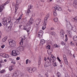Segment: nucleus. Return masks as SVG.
Returning a JSON list of instances; mask_svg holds the SVG:
<instances>
[{
	"label": "nucleus",
	"instance_id": "f257e3e1",
	"mask_svg": "<svg viewBox=\"0 0 77 77\" xmlns=\"http://www.w3.org/2000/svg\"><path fill=\"white\" fill-rule=\"evenodd\" d=\"M11 18L10 17H9L8 19L7 17H5L4 18L3 20V21H2V23L4 25V26H6V24H9L11 22Z\"/></svg>",
	"mask_w": 77,
	"mask_h": 77
},
{
	"label": "nucleus",
	"instance_id": "f03ea898",
	"mask_svg": "<svg viewBox=\"0 0 77 77\" xmlns=\"http://www.w3.org/2000/svg\"><path fill=\"white\" fill-rule=\"evenodd\" d=\"M8 42L9 45H10L12 47L16 45V42H15V41L13 39H9L8 40Z\"/></svg>",
	"mask_w": 77,
	"mask_h": 77
},
{
	"label": "nucleus",
	"instance_id": "7ed1b4c3",
	"mask_svg": "<svg viewBox=\"0 0 77 77\" xmlns=\"http://www.w3.org/2000/svg\"><path fill=\"white\" fill-rule=\"evenodd\" d=\"M68 24H67L66 25V27L69 30H71V29H73V30H76L77 29H76V26H74V27H72V25L70 24V22L69 21H68Z\"/></svg>",
	"mask_w": 77,
	"mask_h": 77
},
{
	"label": "nucleus",
	"instance_id": "20e7f679",
	"mask_svg": "<svg viewBox=\"0 0 77 77\" xmlns=\"http://www.w3.org/2000/svg\"><path fill=\"white\" fill-rule=\"evenodd\" d=\"M47 47H48V48H49V50H48V54L51 56V57H52L53 59L54 58V55H53V54H51V53H52V50H50V45H48V46H47Z\"/></svg>",
	"mask_w": 77,
	"mask_h": 77
},
{
	"label": "nucleus",
	"instance_id": "39448f33",
	"mask_svg": "<svg viewBox=\"0 0 77 77\" xmlns=\"http://www.w3.org/2000/svg\"><path fill=\"white\" fill-rule=\"evenodd\" d=\"M49 17H50V14L48 13L46 15V17L45 18L44 23V24L45 25V26H46L47 25V19H48Z\"/></svg>",
	"mask_w": 77,
	"mask_h": 77
},
{
	"label": "nucleus",
	"instance_id": "423d86ee",
	"mask_svg": "<svg viewBox=\"0 0 77 77\" xmlns=\"http://www.w3.org/2000/svg\"><path fill=\"white\" fill-rule=\"evenodd\" d=\"M47 60H49V62L47 61V62H46V64H47V65L48 66H50L51 65V61L52 60V59L51 58H50V57H48L47 58Z\"/></svg>",
	"mask_w": 77,
	"mask_h": 77
},
{
	"label": "nucleus",
	"instance_id": "0eeeda50",
	"mask_svg": "<svg viewBox=\"0 0 77 77\" xmlns=\"http://www.w3.org/2000/svg\"><path fill=\"white\" fill-rule=\"evenodd\" d=\"M43 33H44V32L42 31V30H41L38 32V37H39V38H41L42 37V36L43 35Z\"/></svg>",
	"mask_w": 77,
	"mask_h": 77
},
{
	"label": "nucleus",
	"instance_id": "6e6552de",
	"mask_svg": "<svg viewBox=\"0 0 77 77\" xmlns=\"http://www.w3.org/2000/svg\"><path fill=\"white\" fill-rule=\"evenodd\" d=\"M52 8H54V11H62V8H61L58 7L57 6H55L54 7H53Z\"/></svg>",
	"mask_w": 77,
	"mask_h": 77
},
{
	"label": "nucleus",
	"instance_id": "1a4fd4ad",
	"mask_svg": "<svg viewBox=\"0 0 77 77\" xmlns=\"http://www.w3.org/2000/svg\"><path fill=\"white\" fill-rule=\"evenodd\" d=\"M22 17V16H20L19 17L18 19H17V21H16L14 22V23H17V24H18L20 23V21L21 20V18Z\"/></svg>",
	"mask_w": 77,
	"mask_h": 77
},
{
	"label": "nucleus",
	"instance_id": "9d476101",
	"mask_svg": "<svg viewBox=\"0 0 77 77\" xmlns=\"http://www.w3.org/2000/svg\"><path fill=\"white\" fill-rule=\"evenodd\" d=\"M65 32L64 30L63 29H61V30L60 32V36L62 37L63 36H64V34H65Z\"/></svg>",
	"mask_w": 77,
	"mask_h": 77
},
{
	"label": "nucleus",
	"instance_id": "9b49d317",
	"mask_svg": "<svg viewBox=\"0 0 77 77\" xmlns=\"http://www.w3.org/2000/svg\"><path fill=\"white\" fill-rule=\"evenodd\" d=\"M63 57L65 63L66 65H68V62L67 59H66V56H65V55H63Z\"/></svg>",
	"mask_w": 77,
	"mask_h": 77
},
{
	"label": "nucleus",
	"instance_id": "f8f14e48",
	"mask_svg": "<svg viewBox=\"0 0 77 77\" xmlns=\"http://www.w3.org/2000/svg\"><path fill=\"white\" fill-rule=\"evenodd\" d=\"M73 6L75 8H77V0H74Z\"/></svg>",
	"mask_w": 77,
	"mask_h": 77
},
{
	"label": "nucleus",
	"instance_id": "ddd939ff",
	"mask_svg": "<svg viewBox=\"0 0 77 77\" xmlns=\"http://www.w3.org/2000/svg\"><path fill=\"white\" fill-rule=\"evenodd\" d=\"M45 43V40H44V39H41L40 41V42L39 44V45H42L43 44H44Z\"/></svg>",
	"mask_w": 77,
	"mask_h": 77
},
{
	"label": "nucleus",
	"instance_id": "4468645a",
	"mask_svg": "<svg viewBox=\"0 0 77 77\" xmlns=\"http://www.w3.org/2000/svg\"><path fill=\"white\" fill-rule=\"evenodd\" d=\"M18 51H23L24 50V48L23 46H19L17 48Z\"/></svg>",
	"mask_w": 77,
	"mask_h": 77
},
{
	"label": "nucleus",
	"instance_id": "2eb2a0df",
	"mask_svg": "<svg viewBox=\"0 0 77 77\" xmlns=\"http://www.w3.org/2000/svg\"><path fill=\"white\" fill-rule=\"evenodd\" d=\"M32 5H29L28 6V10H27V12L28 14H29L30 12V10L31 9H32Z\"/></svg>",
	"mask_w": 77,
	"mask_h": 77
},
{
	"label": "nucleus",
	"instance_id": "dca6fc26",
	"mask_svg": "<svg viewBox=\"0 0 77 77\" xmlns=\"http://www.w3.org/2000/svg\"><path fill=\"white\" fill-rule=\"evenodd\" d=\"M26 39V38H25V36H23V38H22L21 39V40L20 41V45H23V40H24Z\"/></svg>",
	"mask_w": 77,
	"mask_h": 77
},
{
	"label": "nucleus",
	"instance_id": "f3484780",
	"mask_svg": "<svg viewBox=\"0 0 77 77\" xmlns=\"http://www.w3.org/2000/svg\"><path fill=\"white\" fill-rule=\"evenodd\" d=\"M33 23V20H32V18H31L30 20L28 22V25H30V24H32Z\"/></svg>",
	"mask_w": 77,
	"mask_h": 77
},
{
	"label": "nucleus",
	"instance_id": "a211bd4d",
	"mask_svg": "<svg viewBox=\"0 0 77 77\" xmlns=\"http://www.w3.org/2000/svg\"><path fill=\"white\" fill-rule=\"evenodd\" d=\"M67 34L69 37H71L72 36V32L70 31H67Z\"/></svg>",
	"mask_w": 77,
	"mask_h": 77
},
{
	"label": "nucleus",
	"instance_id": "6ab92c4d",
	"mask_svg": "<svg viewBox=\"0 0 77 77\" xmlns=\"http://www.w3.org/2000/svg\"><path fill=\"white\" fill-rule=\"evenodd\" d=\"M21 0H17L16 3V5L19 7V5L21 3Z\"/></svg>",
	"mask_w": 77,
	"mask_h": 77
},
{
	"label": "nucleus",
	"instance_id": "aec40b11",
	"mask_svg": "<svg viewBox=\"0 0 77 77\" xmlns=\"http://www.w3.org/2000/svg\"><path fill=\"white\" fill-rule=\"evenodd\" d=\"M12 54L14 56H17V54H16V52L15 50L12 51Z\"/></svg>",
	"mask_w": 77,
	"mask_h": 77
},
{
	"label": "nucleus",
	"instance_id": "412c9836",
	"mask_svg": "<svg viewBox=\"0 0 77 77\" xmlns=\"http://www.w3.org/2000/svg\"><path fill=\"white\" fill-rule=\"evenodd\" d=\"M37 21L38 22H36V25H38V24H39L40 22L41 21V20L40 18H38L37 19Z\"/></svg>",
	"mask_w": 77,
	"mask_h": 77
},
{
	"label": "nucleus",
	"instance_id": "4be33fe9",
	"mask_svg": "<svg viewBox=\"0 0 77 77\" xmlns=\"http://www.w3.org/2000/svg\"><path fill=\"white\" fill-rule=\"evenodd\" d=\"M54 59L52 60V63L53 64L54 66H57L56 63H54Z\"/></svg>",
	"mask_w": 77,
	"mask_h": 77
},
{
	"label": "nucleus",
	"instance_id": "5701e85b",
	"mask_svg": "<svg viewBox=\"0 0 77 77\" xmlns=\"http://www.w3.org/2000/svg\"><path fill=\"white\" fill-rule=\"evenodd\" d=\"M73 39L74 41V42H76V41H77V36L75 35L73 37Z\"/></svg>",
	"mask_w": 77,
	"mask_h": 77
},
{
	"label": "nucleus",
	"instance_id": "b1692460",
	"mask_svg": "<svg viewBox=\"0 0 77 77\" xmlns=\"http://www.w3.org/2000/svg\"><path fill=\"white\" fill-rule=\"evenodd\" d=\"M3 9H4V6L2 5L0 7V12H2Z\"/></svg>",
	"mask_w": 77,
	"mask_h": 77
},
{
	"label": "nucleus",
	"instance_id": "393cba45",
	"mask_svg": "<svg viewBox=\"0 0 77 77\" xmlns=\"http://www.w3.org/2000/svg\"><path fill=\"white\" fill-rule=\"evenodd\" d=\"M27 69L29 72H30V73H32V68H28Z\"/></svg>",
	"mask_w": 77,
	"mask_h": 77
},
{
	"label": "nucleus",
	"instance_id": "a878e982",
	"mask_svg": "<svg viewBox=\"0 0 77 77\" xmlns=\"http://www.w3.org/2000/svg\"><path fill=\"white\" fill-rule=\"evenodd\" d=\"M19 7L17 5H16L15 7V14H16L17 13V10L18 9V8Z\"/></svg>",
	"mask_w": 77,
	"mask_h": 77
},
{
	"label": "nucleus",
	"instance_id": "bb28decb",
	"mask_svg": "<svg viewBox=\"0 0 77 77\" xmlns=\"http://www.w3.org/2000/svg\"><path fill=\"white\" fill-rule=\"evenodd\" d=\"M8 39V37H5V38H4L2 40V41L3 42H5L6 41V39Z\"/></svg>",
	"mask_w": 77,
	"mask_h": 77
},
{
	"label": "nucleus",
	"instance_id": "cd10ccee",
	"mask_svg": "<svg viewBox=\"0 0 77 77\" xmlns=\"http://www.w3.org/2000/svg\"><path fill=\"white\" fill-rule=\"evenodd\" d=\"M17 76V72L16 71L14 73L13 77H16Z\"/></svg>",
	"mask_w": 77,
	"mask_h": 77
},
{
	"label": "nucleus",
	"instance_id": "c85d7f7f",
	"mask_svg": "<svg viewBox=\"0 0 77 77\" xmlns=\"http://www.w3.org/2000/svg\"><path fill=\"white\" fill-rule=\"evenodd\" d=\"M23 22H24V23H26V22L27 21V17H26L23 18Z\"/></svg>",
	"mask_w": 77,
	"mask_h": 77
},
{
	"label": "nucleus",
	"instance_id": "c756f323",
	"mask_svg": "<svg viewBox=\"0 0 77 77\" xmlns=\"http://www.w3.org/2000/svg\"><path fill=\"white\" fill-rule=\"evenodd\" d=\"M53 14L54 16H56V15H57V12H56V10H54L53 13Z\"/></svg>",
	"mask_w": 77,
	"mask_h": 77
},
{
	"label": "nucleus",
	"instance_id": "7c9ffc66",
	"mask_svg": "<svg viewBox=\"0 0 77 77\" xmlns=\"http://www.w3.org/2000/svg\"><path fill=\"white\" fill-rule=\"evenodd\" d=\"M51 35H52L53 36H55L56 35V33L54 32H51Z\"/></svg>",
	"mask_w": 77,
	"mask_h": 77
},
{
	"label": "nucleus",
	"instance_id": "2f4dec72",
	"mask_svg": "<svg viewBox=\"0 0 77 77\" xmlns=\"http://www.w3.org/2000/svg\"><path fill=\"white\" fill-rule=\"evenodd\" d=\"M36 70V68L34 67V68H32V72H35V71Z\"/></svg>",
	"mask_w": 77,
	"mask_h": 77
},
{
	"label": "nucleus",
	"instance_id": "473e14b6",
	"mask_svg": "<svg viewBox=\"0 0 77 77\" xmlns=\"http://www.w3.org/2000/svg\"><path fill=\"white\" fill-rule=\"evenodd\" d=\"M23 30H26L27 31V32H29V30L27 29V28L26 27V26H24V28H23Z\"/></svg>",
	"mask_w": 77,
	"mask_h": 77
},
{
	"label": "nucleus",
	"instance_id": "72a5a7b5",
	"mask_svg": "<svg viewBox=\"0 0 77 77\" xmlns=\"http://www.w3.org/2000/svg\"><path fill=\"white\" fill-rule=\"evenodd\" d=\"M9 71H12V70L13 69V67H12V66H10L9 67Z\"/></svg>",
	"mask_w": 77,
	"mask_h": 77
},
{
	"label": "nucleus",
	"instance_id": "f704fd0d",
	"mask_svg": "<svg viewBox=\"0 0 77 77\" xmlns=\"http://www.w3.org/2000/svg\"><path fill=\"white\" fill-rule=\"evenodd\" d=\"M54 20L55 22H57V21H58V18H54Z\"/></svg>",
	"mask_w": 77,
	"mask_h": 77
},
{
	"label": "nucleus",
	"instance_id": "c9c22d12",
	"mask_svg": "<svg viewBox=\"0 0 77 77\" xmlns=\"http://www.w3.org/2000/svg\"><path fill=\"white\" fill-rule=\"evenodd\" d=\"M5 72V69L2 70L0 71V73L2 74H3V73H4Z\"/></svg>",
	"mask_w": 77,
	"mask_h": 77
},
{
	"label": "nucleus",
	"instance_id": "e433bc0d",
	"mask_svg": "<svg viewBox=\"0 0 77 77\" xmlns=\"http://www.w3.org/2000/svg\"><path fill=\"white\" fill-rule=\"evenodd\" d=\"M57 76H58V77H60V73L59 72L57 73Z\"/></svg>",
	"mask_w": 77,
	"mask_h": 77
},
{
	"label": "nucleus",
	"instance_id": "4c0bfd02",
	"mask_svg": "<svg viewBox=\"0 0 77 77\" xmlns=\"http://www.w3.org/2000/svg\"><path fill=\"white\" fill-rule=\"evenodd\" d=\"M9 1H7L3 5V6H4L5 5H7L8 3H9Z\"/></svg>",
	"mask_w": 77,
	"mask_h": 77
},
{
	"label": "nucleus",
	"instance_id": "58836bf2",
	"mask_svg": "<svg viewBox=\"0 0 77 77\" xmlns=\"http://www.w3.org/2000/svg\"><path fill=\"white\" fill-rule=\"evenodd\" d=\"M16 51V56H17V55H18L19 54H20V52H19V51Z\"/></svg>",
	"mask_w": 77,
	"mask_h": 77
},
{
	"label": "nucleus",
	"instance_id": "ea45409f",
	"mask_svg": "<svg viewBox=\"0 0 77 77\" xmlns=\"http://www.w3.org/2000/svg\"><path fill=\"white\" fill-rule=\"evenodd\" d=\"M9 57V55L8 54H6L5 56V58H8Z\"/></svg>",
	"mask_w": 77,
	"mask_h": 77
},
{
	"label": "nucleus",
	"instance_id": "a19ab883",
	"mask_svg": "<svg viewBox=\"0 0 77 77\" xmlns=\"http://www.w3.org/2000/svg\"><path fill=\"white\" fill-rule=\"evenodd\" d=\"M65 38H66L65 40H66V41H67L68 39V37H67V35L66 34L65 35Z\"/></svg>",
	"mask_w": 77,
	"mask_h": 77
},
{
	"label": "nucleus",
	"instance_id": "79ce46f5",
	"mask_svg": "<svg viewBox=\"0 0 77 77\" xmlns=\"http://www.w3.org/2000/svg\"><path fill=\"white\" fill-rule=\"evenodd\" d=\"M54 46H55V48H59V45H57V44H55L54 45Z\"/></svg>",
	"mask_w": 77,
	"mask_h": 77
},
{
	"label": "nucleus",
	"instance_id": "37998d69",
	"mask_svg": "<svg viewBox=\"0 0 77 77\" xmlns=\"http://www.w3.org/2000/svg\"><path fill=\"white\" fill-rule=\"evenodd\" d=\"M44 67H45V68H47V67H48V66H47V64L46 63V62L44 64Z\"/></svg>",
	"mask_w": 77,
	"mask_h": 77
},
{
	"label": "nucleus",
	"instance_id": "c03bdc74",
	"mask_svg": "<svg viewBox=\"0 0 77 77\" xmlns=\"http://www.w3.org/2000/svg\"><path fill=\"white\" fill-rule=\"evenodd\" d=\"M46 28V26H44L42 27V30H45V29Z\"/></svg>",
	"mask_w": 77,
	"mask_h": 77
},
{
	"label": "nucleus",
	"instance_id": "a18cd8bd",
	"mask_svg": "<svg viewBox=\"0 0 77 77\" xmlns=\"http://www.w3.org/2000/svg\"><path fill=\"white\" fill-rule=\"evenodd\" d=\"M6 54H2V56L3 57H4L5 58V55Z\"/></svg>",
	"mask_w": 77,
	"mask_h": 77
},
{
	"label": "nucleus",
	"instance_id": "49530a36",
	"mask_svg": "<svg viewBox=\"0 0 77 77\" xmlns=\"http://www.w3.org/2000/svg\"><path fill=\"white\" fill-rule=\"evenodd\" d=\"M28 62H29V59H27L26 60V64H28Z\"/></svg>",
	"mask_w": 77,
	"mask_h": 77
},
{
	"label": "nucleus",
	"instance_id": "de8ad7c7",
	"mask_svg": "<svg viewBox=\"0 0 77 77\" xmlns=\"http://www.w3.org/2000/svg\"><path fill=\"white\" fill-rule=\"evenodd\" d=\"M13 26V24H12V23H11L10 24V25L9 26L11 27H12Z\"/></svg>",
	"mask_w": 77,
	"mask_h": 77
},
{
	"label": "nucleus",
	"instance_id": "09e8293b",
	"mask_svg": "<svg viewBox=\"0 0 77 77\" xmlns=\"http://www.w3.org/2000/svg\"><path fill=\"white\" fill-rule=\"evenodd\" d=\"M61 44L62 45H65V43H64V42H61Z\"/></svg>",
	"mask_w": 77,
	"mask_h": 77
},
{
	"label": "nucleus",
	"instance_id": "8fccbe9b",
	"mask_svg": "<svg viewBox=\"0 0 77 77\" xmlns=\"http://www.w3.org/2000/svg\"><path fill=\"white\" fill-rule=\"evenodd\" d=\"M20 57H17L16 58V60H20Z\"/></svg>",
	"mask_w": 77,
	"mask_h": 77
},
{
	"label": "nucleus",
	"instance_id": "3c124183",
	"mask_svg": "<svg viewBox=\"0 0 77 77\" xmlns=\"http://www.w3.org/2000/svg\"><path fill=\"white\" fill-rule=\"evenodd\" d=\"M41 60H39L38 62V65H40L41 64Z\"/></svg>",
	"mask_w": 77,
	"mask_h": 77
},
{
	"label": "nucleus",
	"instance_id": "603ef678",
	"mask_svg": "<svg viewBox=\"0 0 77 77\" xmlns=\"http://www.w3.org/2000/svg\"><path fill=\"white\" fill-rule=\"evenodd\" d=\"M5 47V45H3L1 46V48H3Z\"/></svg>",
	"mask_w": 77,
	"mask_h": 77
},
{
	"label": "nucleus",
	"instance_id": "864d4df0",
	"mask_svg": "<svg viewBox=\"0 0 77 77\" xmlns=\"http://www.w3.org/2000/svg\"><path fill=\"white\" fill-rule=\"evenodd\" d=\"M73 20H77V16L75 17V18H73Z\"/></svg>",
	"mask_w": 77,
	"mask_h": 77
},
{
	"label": "nucleus",
	"instance_id": "5fc2aeb1",
	"mask_svg": "<svg viewBox=\"0 0 77 77\" xmlns=\"http://www.w3.org/2000/svg\"><path fill=\"white\" fill-rule=\"evenodd\" d=\"M2 62L1 61H0V68L2 67Z\"/></svg>",
	"mask_w": 77,
	"mask_h": 77
},
{
	"label": "nucleus",
	"instance_id": "6e6d98bb",
	"mask_svg": "<svg viewBox=\"0 0 77 77\" xmlns=\"http://www.w3.org/2000/svg\"><path fill=\"white\" fill-rule=\"evenodd\" d=\"M53 0H48V3H50V2H52Z\"/></svg>",
	"mask_w": 77,
	"mask_h": 77
},
{
	"label": "nucleus",
	"instance_id": "4d7b16f0",
	"mask_svg": "<svg viewBox=\"0 0 77 77\" xmlns=\"http://www.w3.org/2000/svg\"><path fill=\"white\" fill-rule=\"evenodd\" d=\"M70 44H71V45H74V43H73L72 42H70Z\"/></svg>",
	"mask_w": 77,
	"mask_h": 77
},
{
	"label": "nucleus",
	"instance_id": "13d9d810",
	"mask_svg": "<svg viewBox=\"0 0 77 77\" xmlns=\"http://www.w3.org/2000/svg\"><path fill=\"white\" fill-rule=\"evenodd\" d=\"M8 29H9L10 30H11V29L12 27H11V26H9V27H8Z\"/></svg>",
	"mask_w": 77,
	"mask_h": 77
},
{
	"label": "nucleus",
	"instance_id": "bf43d9fd",
	"mask_svg": "<svg viewBox=\"0 0 77 77\" xmlns=\"http://www.w3.org/2000/svg\"><path fill=\"white\" fill-rule=\"evenodd\" d=\"M51 30H54V28H51L50 29Z\"/></svg>",
	"mask_w": 77,
	"mask_h": 77
},
{
	"label": "nucleus",
	"instance_id": "052dcab7",
	"mask_svg": "<svg viewBox=\"0 0 77 77\" xmlns=\"http://www.w3.org/2000/svg\"><path fill=\"white\" fill-rule=\"evenodd\" d=\"M32 17H35V14L34 13V14H32Z\"/></svg>",
	"mask_w": 77,
	"mask_h": 77
},
{
	"label": "nucleus",
	"instance_id": "680f3d73",
	"mask_svg": "<svg viewBox=\"0 0 77 77\" xmlns=\"http://www.w3.org/2000/svg\"><path fill=\"white\" fill-rule=\"evenodd\" d=\"M59 62H60V63L61 64V63H60V62H61V60H60V59H59L58 60Z\"/></svg>",
	"mask_w": 77,
	"mask_h": 77
},
{
	"label": "nucleus",
	"instance_id": "e2e57ef3",
	"mask_svg": "<svg viewBox=\"0 0 77 77\" xmlns=\"http://www.w3.org/2000/svg\"><path fill=\"white\" fill-rule=\"evenodd\" d=\"M40 2H42V3H44L45 1L43 0H40Z\"/></svg>",
	"mask_w": 77,
	"mask_h": 77
},
{
	"label": "nucleus",
	"instance_id": "0e129e2a",
	"mask_svg": "<svg viewBox=\"0 0 77 77\" xmlns=\"http://www.w3.org/2000/svg\"><path fill=\"white\" fill-rule=\"evenodd\" d=\"M60 0H57V2H60Z\"/></svg>",
	"mask_w": 77,
	"mask_h": 77
},
{
	"label": "nucleus",
	"instance_id": "69168bd1",
	"mask_svg": "<svg viewBox=\"0 0 77 77\" xmlns=\"http://www.w3.org/2000/svg\"><path fill=\"white\" fill-rule=\"evenodd\" d=\"M31 61L30 60H29V63H31Z\"/></svg>",
	"mask_w": 77,
	"mask_h": 77
},
{
	"label": "nucleus",
	"instance_id": "338daca9",
	"mask_svg": "<svg viewBox=\"0 0 77 77\" xmlns=\"http://www.w3.org/2000/svg\"><path fill=\"white\" fill-rule=\"evenodd\" d=\"M22 26V25H21L20 26H19V28L20 29H21V27Z\"/></svg>",
	"mask_w": 77,
	"mask_h": 77
},
{
	"label": "nucleus",
	"instance_id": "774afa93",
	"mask_svg": "<svg viewBox=\"0 0 77 77\" xmlns=\"http://www.w3.org/2000/svg\"><path fill=\"white\" fill-rule=\"evenodd\" d=\"M44 60L45 61H46L47 60V58H46L45 57Z\"/></svg>",
	"mask_w": 77,
	"mask_h": 77
}]
</instances>
